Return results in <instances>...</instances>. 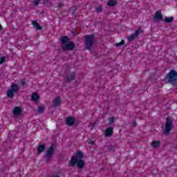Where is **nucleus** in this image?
<instances>
[{"label":"nucleus","mask_w":177,"mask_h":177,"mask_svg":"<svg viewBox=\"0 0 177 177\" xmlns=\"http://www.w3.org/2000/svg\"><path fill=\"white\" fill-rule=\"evenodd\" d=\"M85 155L82 151L78 150L71 158L68 162L70 167H75L77 165L79 169H84L85 167V160H83Z\"/></svg>","instance_id":"obj_1"},{"label":"nucleus","mask_w":177,"mask_h":177,"mask_svg":"<svg viewBox=\"0 0 177 177\" xmlns=\"http://www.w3.org/2000/svg\"><path fill=\"white\" fill-rule=\"evenodd\" d=\"M163 81L167 84H171L172 86L177 85V71L171 69L165 77Z\"/></svg>","instance_id":"obj_2"},{"label":"nucleus","mask_w":177,"mask_h":177,"mask_svg":"<svg viewBox=\"0 0 177 177\" xmlns=\"http://www.w3.org/2000/svg\"><path fill=\"white\" fill-rule=\"evenodd\" d=\"M96 37L94 34L86 35L84 36L85 49L87 50H92Z\"/></svg>","instance_id":"obj_3"},{"label":"nucleus","mask_w":177,"mask_h":177,"mask_svg":"<svg viewBox=\"0 0 177 177\" xmlns=\"http://www.w3.org/2000/svg\"><path fill=\"white\" fill-rule=\"evenodd\" d=\"M55 147H56V144L53 142L46 151L44 158L47 164L50 162V160L55 155Z\"/></svg>","instance_id":"obj_4"},{"label":"nucleus","mask_w":177,"mask_h":177,"mask_svg":"<svg viewBox=\"0 0 177 177\" xmlns=\"http://www.w3.org/2000/svg\"><path fill=\"white\" fill-rule=\"evenodd\" d=\"M19 91H20V87H19V85L13 83L10 86V89L7 90L6 91L7 97L13 99V97H15V93H17Z\"/></svg>","instance_id":"obj_5"},{"label":"nucleus","mask_w":177,"mask_h":177,"mask_svg":"<svg viewBox=\"0 0 177 177\" xmlns=\"http://www.w3.org/2000/svg\"><path fill=\"white\" fill-rule=\"evenodd\" d=\"M174 129V122L171 120V118H166V123L164 129L165 135H169V133Z\"/></svg>","instance_id":"obj_6"},{"label":"nucleus","mask_w":177,"mask_h":177,"mask_svg":"<svg viewBox=\"0 0 177 177\" xmlns=\"http://www.w3.org/2000/svg\"><path fill=\"white\" fill-rule=\"evenodd\" d=\"M143 32H145V30H143L142 27L140 26L138 30H136L133 35L128 37L127 39L129 42H132V41L135 40V38H138V37H139V34H143Z\"/></svg>","instance_id":"obj_7"},{"label":"nucleus","mask_w":177,"mask_h":177,"mask_svg":"<svg viewBox=\"0 0 177 177\" xmlns=\"http://www.w3.org/2000/svg\"><path fill=\"white\" fill-rule=\"evenodd\" d=\"M63 52H67V50H74L75 49V44L73 41H69L62 47Z\"/></svg>","instance_id":"obj_8"},{"label":"nucleus","mask_w":177,"mask_h":177,"mask_svg":"<svg viewBox=\"0 0 177 177\" xmlns=\"http://www.w3.org/2000/svg\"><path fill=\"white\" fill-rule=\"evenodd\" d=\"M153 19H155L156 21H164V17H162V14H161V10L156 12Z\"/></svg>","instance_id":"obj_9"},{"label":"nucleus","mask_w":177,"mask_h":177,"mask_svg":"<svg viewBox=\"0 0 177 177\" xmlns=\"http://www.w3.org/2000/svg\"><path fill=\"white\" fill-rule=\"evenodd\" d=\"M66 125L68 127H73L75 124V118L72 116H68L65 120Z\"/></svg>","instance_id":"obj_10"},{"label":"nucleus","mask_w":177,"mask_h":177,"mask_svg":"<svg viewBox=\"0 0 177 177\" xmlns=\"http://www.w3.org/2000/svg\"><path fill=\"white\" fill-rule=\"evenodd\" d=\"M12 113L15 117H19V115H21L23 113V109H21L20 106H15Z\"/></svg>","instance_id":"obj_11"},{"label":"nucleus","mask_w":177,"mask_h":177,"mask_svg":"<svg viewBox=\"0 0 177 177\" xmlns=\"http://www.w3.org/2000/svg\"><path fill=\"white\" fill-rule=\"evenodd\" d=\"M114 131V127H109L105 130V136H106L107 138H111V136H113V133H114L113 132Z\"/></svg>","instance_id":"obj_12"},{"label":"nucleus","mask_w":177,"mask_h":177,"mask_svg":"<svg viewBox=\"0 0 177 177\" xmlns=\"http://www.w3.org/2000/svg\"><path fill=\"white\" fill-rule=\"evenodd\" d=\"M45 149H46V145L45 144H39L37 147V154H42L44 151H45Z\"/></svg>","instance_id":"obj_13"},{"label":"nucleus","mask_w":177,"mask_h":177,"mask_svg":"<svg viewBox=\"0 0 177 177\" xmlns=\"http://www.w3.org/2000/svg\"><path fill=\"white\" fill-rule=\"evenodd\" d=\"M76 75L75 72H72L66 79H64V82H71L75 80Z\"/></svg>","instance_id":"obj_14"},{"label":"nucleus","mask_w":177,"mask_h":177,"mask_svg":"<svg viewBox=\"0 0 177 177\" xmlns=\"http://www.w3.org/2000/svg\"><path fill=\"white\" fill-rule=\"evenodd\" d=\"M60 103H62V98L58 96L53 100V106L57 107V106H59Z\"/></svg>","instance_id":"obj_15"},{"label":"nucleus","mask_w":177,"mask_h":177,"mask_svg":"<svg viewBox=\"0 0 177 177\" xmlns=\"http://www.w3.org/2000/svg\"><path fill=\"white\" fill-rule=\"evenodd\" d=\"M32 24L33 26V28H35L37 31L42 30V26H41V25H39V24H38L37 21H32Z\"/></svg>","instance_id":"obj_16"},{"label":"nucleus","mask_w":177,"mask_h":177,"mask_svg":"<svg viewBox=\"0 0 177 177\" xmlns=\"http://www.w3.org/2000/svg\"><path fill=\"white\" fill-rule=\"evenodd\" d=\"M151 146L153 148V149H158V147H160V146H161V141L158 140H153L152 141Z\"/></svg>","instance_id":"obj_17"},{"label":"nucleus","mask_w":177,"mask_h":177,"mask_svg":"<svg viewBox=\"0 0 177 177\" xmlns=\"http://www.w3.org/2000/svg\"><path fill=\"white\" fill-rule=\"evenodd\" d=\"M118 3V2L117 1V0H109L106 3V5L107 6H109V8H114V6H115Z\"/></svg>","instance_id":"obj_18"},{"label":"nucleus","mask_w":177,"mask_h":177,"mask_svg":"<svg viewBox=\"0 0 177 177\" xmlns=\"http://www.w3.org/2000/svg\"><path fill=\"white\" fill-rule=\"evenodd\" d=\"M60 41L63 45H65L70 42V38H68V36H63L61 37Z\"/></svg>","instance_id":"obj_19"},{"label":"nucleus","mask_w":177,"mask_h":177,"mask_svg":"<svg viewBox=\"0 0 177 177\" xmlns=\"http://www.w3.org/2000/svg\"><path fill=\"white\" fill-rule=\"evenodd\" d=\"M31 100L32 102H38V100H39V95H38L37 93H32Z\"/></svg>","instance_id":"obj_20"},{"label":"nucleus","mask_w":177,"mask_h":177,"mask_svg":"<svg viewBox=\"0 0 177 177\" xmlns=\"http://www.w3.org/2000/svg\"><path fill=\"white\" fill-rule=\"evenodd\" d=\"M163 21H165V23H172V21H174V17H165Z\"/></svg>","instance_id":"obj_21"},{"label":"nucleus","mask_w":177,"mask_h":177,"mask_svg":"<svg viewBox=\"0 0 177 177\" xmlns=\"http://www.w3.org/2000/svg\"><path fill=\"white\" fill-rule=\"evenodd\" d=\"M72 15H75V12H77V6H73L70 8Z\"/></svg>","instance_id":"obj_22"},{"label":"nucleus","mask_w":177,"mask_h":177,"mask_svg":"<svg viewBox=\"0 0 177 177\" xmlns=\"http://www.w3.org/2000/svg\"><path fill=\"white\" fill-rule=\"evenodd\" d=\"M44 111H45L44 106H40L38 107V113H39L40 114H42V113H44Z\"/></svg>","instance_id":"obj_23"},{"label":"nucleus","mask_w":177,"mask_h":177,"mask_svg":"<svg viewBox=\"0 0 177 177\" xmlns=\"http://www.w3.org/2000/svg\"><path fill=\"white\" fill-rule=\"evenodd\" d=\"M109 125H112L114 121H115V117L109 118Z\"/></svg>","instance_id":"obj_24"},{"label":"nucleus","mask_w":177,"mask_h":177,"mask_svg":"<svg viewBox=\"0 0 177 177\" xmlns=\"http://www.w3.org/2000/svg\"><path fill=\"white\" fill-rule=\"evenodd\" d=\"M125 44V41L122 40L121 41H120L119 43H116L115 44V46L118 47V46H122V45H124Z\"/></svg>","instance_id":"obj_25"},{"label":"nucleus","mask_w":177,"mask_h":177,"mask_svg":"<svg viewBox=\"0 0 177 177\" xmlns=\"http://www.w3.org/2000/svg\"><path fill=\"white\" fill-rule=\"evenodd\" d=\"M6 62V57H1L0 59V65L3 64Z\"/></svg>","instance_id":"obj_26"},{"label":"nucleus","mask_w":177,"mask_h":177,"mask_svg":"<svg viewBox=\"0 0 177 177\" xmlns=\"http://www.w3.org/2000/svg\"><path fill=\"white\" fill-rule=\"evenodd\" d=\"M109 151H114V146L109 145H108Z\"/></svg>","instance_id":"obj_27"},{"label":"nucleus","mask_w":177,"mask_h":177,"mask_svg":"<svg viewBox=\"0 0 177 177\" xmlns=\"http://www.w3.org/2000/svg\"><path fill=\"white\" fill-rule=\"evenodd\" d=\"M95 10L97 13H100V12H103V8L102 7H97Z\"/></svg>","instance_id":"obj_28"},{"label":"nucleus","mask_w":177,"mask_h":177,"mask_svg":"<svg viewBox=\"0 0 177 177\" xmlns=\"http://www.w3.org/2000/svg\"><path fill=\"white\" fill-rule=\"evenodd\" d=\"M41 0H34V5L35 6H37V5H39V2H40Z\"/></svg>","instance_id":"obj_29"},{"label":"nucleus","mask_w":177,"mask_h":177,"mask_svg":"<svg viewBox=\"0 0 177 177\" xmlns=\"http://www.w3.org/2000/svg\"><path fill=\"white\" fill-rule=\"evenodd\" d=\"M95 127H96V122H91V129H93V128H94Z\"/></svg>","instance_id":"obj_30"},{"label":"nucleus","mask_w":177,"mask_h":177,"mask_svg":"<svg viewBox=\"0 0 177 177\" xmlns=\"http://www.w3.org/2000/svg\"><path fill=\"white\" fill-rule=\"evenodd\" d=\"M13 136H12V134H9L8 136V139H10V142H13Z\"/></svg>","instance_id":"obj_31"},{"label":"nucleus","mask_w":177,"mask_h":177,"mask_svg":"<svg viewBox=\"0 0 177 177\" xmlns=\"http://www.w3.org/2000/svg\"><path fill=\"white\" fill-rule=\"evenodd\" d=\"M26 82H24V81H21V86H23V88H24V86H26Z\"/></svg>","instance_id":"obj_32"},{"label":"nucleus","mask_w":177,"mask_h":177,"mask_svg":"<svg viewBox=\"0 0 177 177\" xmlns=\"http://www.w3.org/2000/svg\"><path fill=\"white\" fill-rule=\"evenodd\" d=\"M131 127H136V120H133Z\"/></svg>","instance_id":"obj_33"},{"label":"nucleus","mask_w":177,"mask_h":177,"mask_svg":"<svg viewBox=\"0 0 177 177\" xmlns=\"http://www.w3.org/2000/svg\"><path fill=\"white\" fill-rule=\"evenodd\" d=\"M63 6H64V3H63L58 4V8H63Z\"/></svg>","instance_id":"obj_34"},{"label":"nucleus","mask_w":177,"mask_h":177,"mask_svg":"<svg viewBox=\"0 0 177 177\" xmlns=\"http://www.w3.org/2000/svg\"><path fill=\"white\" fill-rule=\"evenodd\" d=\"M89 143H90V145H91L92 146H93V145H95V141L91 140L89 141Z\"/></svg>","instance_id":"obj_35"},{"label":"nucleus","mask_w":177,"mask_h":177,"mask_svg":"<svg viewBox=\"0 0 177 177\" xmlns=\"http://www.w3.org/2000/svg\"><path fill=\"white\" fill-rule=\"evenodd\" d=\"M3 30V27H2V25L0 24V31H2Z\"/></svg>","instance_id":"obj_36"},{"label":"nucleus","mask_w":177,"mask_h":177,"mask_svg":"<svg viewBox=\"0 0 177 177\" xmlns=\"http://www.w3.org/2000/svg\"><path fill=\"white\" fill-rule=\"evenodd\" d=\"M51 177H60L59 175H53Z\"/></svg>","instance_id":"obj_37"},{"label":"nucleus","mask_w":177,"mask_h":177,"mask_svg":"<svg viewBox=\"0 0 177 177\" xmlns=\"http://www.w3.org/2000/svg\"><path fill=\"white\" fill-rule=\"evenodd\" d=\"M13 132H14L15 133H19V131H17V130H15Z\"/></svg>","instance_id":"obj_38"}]
</instances>
